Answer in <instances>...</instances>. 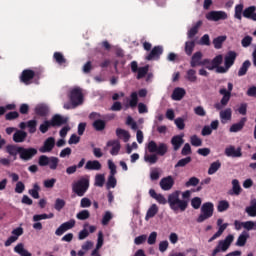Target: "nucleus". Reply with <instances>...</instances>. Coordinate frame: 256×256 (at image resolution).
Returning <instances> with one entry per match:
<instances>
[{
    "instance_id": "obj_49",
    "label": "nucleus",
    "mask_w": 256,
    "mask_h": 256,
    "mask_svg": "<svg viewBox=\"0 0 256 256\" xmlns=\"http://www.w3.org/2000/svg\"><path fill=\"white\" fill-rule=\"evenodd\" d=\"M219 169H221V162L219 161L213 162L210 165V168L208 169V175H215V173H217Z\"/></svg>"
},
{
    "instance_id": "obj_16",
    "label": "nucleus",
    "mask_w": 256,
    "mask_h": 256,
    "mask_svg": "<svg viewBox=\"0 0 256 256\" xmlns=\"http://www.w3.org/2000/svg\"><path fill=\"white\" fill-rule=\"evenodd\" d=\"M173 185H175L173 176H168L160 180V187L162 191H171V189H173Z\"/></svg>"
},
{
    "instance_id": "obj_5",
    "label": "nucleus",
    "mask_w": 256,
    "mask_h": 256,
    "mask_svg": "<svg viewBox=\"0 0 256 256\" xmlns=\"http://www.w3.org/2000/svg\"><path fill=\"white\" fill-rule=\"evenodd\" d=\"M38 165L40 167H49L51 171L57 170L59 167V158L55 156L41 155L38 159Z\"/></svg>"
},
{
    "instance_id": "obj_51",
    "label": "nucleus",
    "mask_w": 256,
    "mask_h": 256,
    "mask_svg": "<svg viewBox=\"0 0 256 256\" xmlns=\"http://www.w3.org/2000/svg\"><path fill=\"white\" fill-rule=\"evenodd\" d=\"M137 76L136 79H143L147 73H149V66L140 67L137 70Z\"/></svg>"
},
{
    "instance_id": "obj_6",
    "label": "nucleus",
    "mask_w": 256,
    "mask_h": 256,
    "mask_svg": "<svg viewBox=\"0 0 256 256\" xmlns=\"http://www.w3.org/2000/svg\"><path fill=\"white\" fill-rule=\"evenodd\" d=\"M235 59H237V53L235 51L228 52L224 58L225 67H218L216 70L217 73H227L233 67Z\"/></svg>"
},
{
    "instance_id": "obj_23",
    "label": "nucleus",
    "mask_w": 256,
    "mask_h": 256,
    "mask_svg": "<svg viewBox=\"0 0 256 256\" xmlns=\"http://www.w3.org/2000/svg\"><path fill=\"white\" fill-rule=\"evenodd\" d=\"M201 25H203V21L199 20L194 24L191 29L188 30L187 32V37L188 39H193L198 33L199 29L201 28Z\"/></svg>"
},
{
    "instance_id": "obj_13",
    "label": "nucleus",
    "mask_w": 256,
    "mask_h": 256,
    "mask_svg": "<svg viewBox=\"0 0 256 256\" xmlns=\"http://www.w3.org/2000/svg\"><path fill=\"white\" fill-rule=\"evenodd\" d=\"M228 17L229 16L225 11H211L206 14V19H208V21H225Z\"/></svg>"
},
{
    "instance_id": "obj_63",
    "label": "nucleus",
    "mask_w": 256,
    "mask_h": 256,
    "mask_svg": "<svg viewBox=\"0 0 256 256\" xmlns=\"http://www.w3.org/2000/svg\"><path fill=\"white\" fill-rule=\"evenodd\" d=\"M148 245H155L157 243V232H151L147 239Z\"/></svg>"
},
{
    "instance_id": "obj_57",
    "label": "nucleus",
    "mask_w": 256,
    "mask_h": 256,
    "mask_svg": "<svg viewBox=\"0 0 256 256\" xmlns=\"http://www.w3.org/2000/svg\"><path fill=\"white\" fill-rule=\"evenodd\" d=\"M53 127V124L51 123V120L50 121H44L40 127H39V130L42 132V133H47V131H49V128Z\"/></svg>"
},
{
    "instance_id": "obj_14",
    "label": "nucleus",
    "mask_w": 256,
    "mask_h": 256,
    "mask_svg": "<svg viewBox=\"0 0 256 256\" xmlns=\"http://www.w3.org/2000/svg\"><path fill=\"white\" fill-rule=\"evenodd\" d=\"M55 147V138L49 137L44 141L42 147L39 148L40 153H51Z\"/></svg>"
},
{
    "instance_id": "obj_24",
    "label": "nucleus",
    "mask_w": 256,
    "mask_h": 256,
    "mask_svg": "<svg viewBox=\"0 0 256 256\" xmlns=\"http://www.w3.org/2000/svg\"><path fill=\"white\" fill-rule=\"evenodd\" d=\"M6 153H9L10 156L14 158L13 161H15V159H17V155H20L21 153V146L7 145Z\"/></svg>"
},
{
    "instance_id": "obj_11",
    "label": "nucleus",
    "mask_w": 256,
    "mask_h": 256,
    "mask_svg": "<svg viewBox=\"0 0 256 256\" xmlns=\"http://www.w3.org/2000/svg\"><path fill=\"white\" fill-rule=\"evenodd\" d=\"M203 59V53L201 51L195 52L190 60L191 67H207V63H205V59Z\"/></svg>"
},
{
    "instance_id": "obj_53",
    "label": "nucleus",
    "mask_w": 256,
    "mask_h": 256,
    "mask_svg": "<svg viewBox=\"0 0 256 256\" xmlns=\"http://www.w3.org/2000/svg\"><path fill=\"white\" fill-rule=\"evenodd\" d=\"M137 103H139L137 92H132L130 95L129 107H137Z\"/></svg>"
},
{
    "instance_id": "obj_43",
    "label": "nucleus",
    "mask_w": 256,
    "mask_h": 256,
    "mask_svg": "<svg viewBox=\"0 0 256 256\" xmlns=\"http://www.w3.org/2000/svg\"><path fill=\"white\" fill-rule=\"evenodd\" d=\"M241 194V185L239 184V180H232V192L230 195H240Z\"/></svg>"
},
{
    "instance_id": "obj_42",
    "label": "nucleus",
    "mask_w": 256,
    "mask_h": 256,
    "mask_svg": "<svg viewBox=\"0 0 256 256\" xmlns=\"http://www.w3.org/2000/svg\"><path fill=\"white\" fill-rule=\"evenodd\" d=\"M249 67H251V61L249 60L244 61L238 71V77H243V75H246Z\"/></svg>"
},
{
    "instance_id": "obj_61",
    "label": "nucleus",
    "mask_w": 256,
    "mask_h": 256,
    "mask_svg": "<svg viewBox=\"0 0 256 256\" xmlns=\"http://www.w3.org/2000/svg\"><path fill=\"white\" fill-rule=\"evenodd\" d=\"M174 123L177 129H179L180 131H183V129H185V119H183L182 117L176 118L174 120Z\"/></svg>"
},
{
    "instance_id": "obj_9",
    "label": "nucleus",
    "mask_w": 256,
    "mask_h": 256,
    "mask_svg": "<svg viewBox=\"0 0 256 256\" xmlns=\"http://www.w3.org/2000/svg\"><path fill=\"white\" fill-rule=\"evenodd\" d=\"M204 63H206V69H208L209 71L216 70L217 73V68L223 67L219 66L223 63V55H218L214 57L213 60L205 59Z\"/></svg>"
},
{
    "instance_id": "obj_52",
    "label": "nucleus",
    "mask_w": 256,
    "mask_h": 256,
    "mask_svg": "<svg viewBox=\"0 0 256 256\" xmlns=\"http://www.w3.org/2000/svg\"><path fill=\"white\" fill-rule=\"evenodd\" d=\"M190 143L193 147H201V145H203V140H201L197 135H193L190 137Z\"/></svg>"
},
{
    "instance_id": "obj_59",
    "label": "nucleus",
    "mask_w": 256,
    "mask_h": 256,
    "mask_svg": "<svg viewBox=\"0 0 256 256\" xmlns=\"http://www.w3.org/2000/svg\"><path fill=\"white\" fill-rule=\"evenodd\" d=\"M243 228L246 229L247 231H255L256 230V221H246L243 222Z\"/></svg>"
},
{
    "instance_id": "obj_48",
    "label": "nucleus",
    "mask_w": 256,
    "mask_h": 256,
    "mask_svg": "<svg viewBox=\"0 0 256 256\" xmlns=\"http://www.w3.org/2000/svg\"><path fill=\"white\" fill-rule=\"evenodd\" d=\"M243 9H244V6L243 4H237L235 6V13H234V17L235 19H238L239 21H241V19L243 18Z\"/></svg>"
},
{
    "instance_id": "obj_47",
    "label": "nucleus",
    "mask_w": 256,
    "mask_h": 256,
    "mask_svg": "<svg viewBox=\"0 0 256 256\" xmlns=\"http://www.w3.org/2000/svg\"><path fill=\"white\" fill-rule=\"evenodd\" d=\"M53 217H55V215L53 213L50 214H36L33 216V221L34 222H39V221H43L45 219H53Z\"/></svg>"
},
{
    "instance_id": "obj_27",
    "label": "nucleus",
    "mask_w": 256,
    "mask_h": 256,
    "mask_svg": "<svg viewBox=\"0 0 256 256\" xmlns=\"http://www.w3.org/2000/svg\"><path fill=\"white\" fill-rule=\"evenodd\" d=\"M256 7L255 6H249L248 8H245L243 11V17L246 19H252V21H256Z\"/></svg>"
},
{
    "instance_id": "obj_55",
    "label": "nucleus",
    "mask_w": 256,
    "mask_h": 256,
    "mask_svg": "<svg viewBox=\"0 0 256 256\" xmlns=\"http://www.w3.org/2000/svg\"><path fill=\"white\" fill-rule=\"evenodd\" d=\"M229 209V203L226 200H222L218 203L217 210L219 213H223V211H227Z\"/></svg>"
},
{
    "instance_id": "obj_2",
    "label": "nucleus",
    "mask_w": 256,
    "mask_h": 256,
    "mask_svg": "<svg viewBox=\"0 0 256 256\" xmlns=\"http://www.w3.org/2000/svg\"><path fill=\"white\" fill-rule=\"evenodd\" d=\"M146 149L148 153H153L154 155H159L160 157H163L164 155L167 154V151H169L167 144L163 142L157 143L153 140L147 143Z\"/></svg>"
},
{
    "instance_id": "obj_30",
    "label": "nucleus",
    "mask_w": 256,
    "mask_h": 256,
    "mask_svg": "<svg viewBox=\"0 0 256 256\" xmlns=\"http://www.w3.org/2000/svg\"><path fill=\"white\" fill-rule=\"evenodd\" d=\"M214 206L211 202H206L201 207V213H204L208 217H213Z\"/></svg>"
},
{
    "instance_id": "obj_33",
    "label": "nucleus",
    "mask_w": 256,
    "mask_h": 256,
    "mask_svg": "<svg viewBox=\"0 0 256 256\" xmlns=\"http://www.w3.org/2000/svg\"><path fill=\"white\" fill-rule=\"evenodd\" d=\"M157 213H159V207L157 206V204H152L147 210L145 221H149V219H153V217H155Z\"/></svg>"
},
{
    "instance_id": "obj_7",
    "label": "nucleus",
    "mask_w": 256,
    "mask_h": 256,
    "mask_svg": "<svg viewBox=\"0 0 256 256\" xmlns=\"http://www.w3.org/2000/svg\"><path fill=\"white\" fill-rule=\"evenodd\" d=\"M234 239L235 237L232 234H230L224 240L219 241L217 247L212 252V256H216L217 253H221V251L225 253V251H227V249L231 247V244L233 243Z\"/></svg>"
},
{
    "instance_id": "obj_46",
    "label": "nucleus",
    "mask_w": 256,
    "mask_h": 256,
    "mask_svg": "<svg viewBox=\"0 0 256 256\" xmlns=\"http://www.w3.org/2000/svg\"><path fill=\"white\" fill-rule=\"evenodd\" d=\"M89 217H91V212H89V210H82L76 214V219H78V221H87Z\"/></svg>"
},
{
    "instance_id": "obj_50",
    "label": "nucleus",
    "mask_w": 256,
    "mask_h": 256,
    "mask_svg": "<svg viewBox=\"0 0 256 256\" xmlns=\"http://www.w3.org/2000/svg\"><path fill=\"white\" fill-rule=\"evenodd\" d=\"M35 111L37 113V115H45L46 113H49V107H47V105L45 104H39L38 106H36Z\"/></svg>"
},
{
    "instance_id": "obj_28",
    "label": "nucleus",
    "mask_w": 256,
    "mask_h": 256,
    "mask_svg": "<svg viewBox=\"0 0 256 256\" xmlns=\"http://www.w3.org/2000/svg\"><path fill=\"white\" fill-rule=\"evenodd\" d=\"M25 139H27V132H25V131L17 130L13 134L14 143H23V142H25Z\"/></svg>"
},
{
    "instance_id": "obj_8",
    "label": "nucleus",
    "mask_w": 256,
    "mask_h": 256,
    "mask_svg": "<svg viewBox=\"0 0 256 256\" xmlns=\"http://www.w3.org/2000/svg\"><path fill=\"white\" fill-rule=\"evenodd\" d=\"M70 101L73 107H79V105H83V92H81V89L74 88L71 90Z\"/></svg>"
},
{
    "instance_id": "obj_18",
    "label": "nucleus",
    "mask_w": 256,
    "mask_h": 256,
    "mask_svg": "<svg viewBox=\"0 0 256 256\" xmlns=\"http://www.w3.org/2000/svg\"><path fill=\"white\" fill-rule=\"evenodd\" d=\"M149 195L152 197V199H155L159 205H167L168 203V198H165L163 194H158L155 192V189H150L149 190Z\"/></svg>"
},
{
    "instance_id": "obj_41",
    "label": "nucleus",
    "mask_w": 256,
    "mask_h": 256,
    "mask_svg": "<svg viewBox=\"0 0 256 256\" xmlns=\"http://www.w3.org/2000/svg\"><path fill=\"white\" fill-rule=\"evenodd\" d=\"M227 41V36H218L213 39V45L215 49H221L223 47V43Z\"/></svg>"
},
{
    "instance_id": "obj_4",
    "label": "nucleus",
    "mask_w": 256,
    "mask_h": 256,
    "mask_svg": "<svg viewBox=\"0 0 256 256\" xmlns=\"http://www.w3.org/2000/svg\"><path fill=\"white\" fill-rule=\"evenodd\" d=\"M89 189V178L83 177L72 184V191L76 193L78 197H83Z\"/></svg>"
},
{
    "instance_id": "obj_29",
    "label": "nucleus",
    "mask_w": 256,
    "mask_h": 256,
    "mask_svg": "<svg viewBox=\"0 0 256 256\" xmlns=\"http://www.w3.org/2000/svg\"><path fill=\"white\" fill-rule=\"evenodd\" d=\"M14 251L20 255V256H32L31 252H29L27 249H25V244L24 243H18L14 247Z\"/></svg>"
},
{
    "instance_id": "obj_12",
    "label": "nucleus",
    "mask_w": 256,
    "mask_h": 256,
    "mask_svg": "<svg viewBox=\"0 0 256 256\" xmlns=\"http://www.w3.org/2000/svg\"><path fill=\"white\" fill-rule=\"evenodd\" d=\"M75 219H71L67 222L62 223L55 231V235H57V237H61V235H63L64 233H67V231L73 229V227H75Z\"/></svg>"
},
{
    "instance_id": "obj_19",
    "label": "nucleus",
    "mask_w": 256,
    "mask_h": 256,
    "mask_svg": "<svg viewBox=\"0 0 256 256\" xmlns=\"http://www.w3.org/2000/svg\"><path fill=\"white\" fill-rule=\"evenodd\" d=\"M107 147H111L110 154L114 156L119 155V151H121V143L118 140L108 141Z\"/></svg>"
},
{
    "instance_id": "obj_1",
    "label": "nucleus",
    "mask_w": 256,
    "mask_h": 256,
    "mask_svg": "<svg viewBox=\"0 0 256 256\" xmlns=\"http://www.w3.org/2000/svg\"><path fill=\"white\" fill-rule=\"evenodd\" d=\"M168 205L173 213H183L187 211L189 202L181 197V191L176 190L168 195Z\"/></svg>"
},
{
    "instance_id": "obj_3",
    "label": "nucleus",
    "mask_w": 256,
    "mask_h": 256,
    "mask_svg": "<svg viewBox=\"0 0 256 256\" xmlns=\"http://www.w3.org/2000/svg\"><path fill=\"white\" fill-rule=\"evenodd\" d=\"M233 91V83H228V90L225 88H221L219 90L220 95H222V99L220 100V103L215 104V109L217 111H221L224 107H227L229 101H231V92Z\"/></svg>"
},
{
    "instance_id": "obj_31",
    "label": "nucleus",
    "mask_w": 256,
    "mask_h": 256,
    "mask_svg": "<svg viewBox=\"0 0 256 256\" xmlns=\"http://www.w3.org/2000/svg\"><path fill=\"white\" fill-rule=\"evenodd\" d=\"M171 143L173 145L174 151H179V149H181V145L185 143V141L183 140V135L174 136L171 140Z\"/></svg>"
},
{
    "instance_id": "obj_60",
    "label": "nucleus",
    "mask_w": 256,
    "mask_h": 256,
    "mask_svg": "<svg viewBox=\"0 0 256 256\" xmlns=\"http://www.w3.org/2000/svg\"><path fill=\"white\" fill-rule=\"evenodd\" d=\"M93 127L96 131H103L105 129V121L103 120H95L93 122Z\"/></svg>"
},
{
    "instance_id": "obj_15",
    "label": "nucleus",
    "mask_w": 256,
    "mask_h": 256,
    "mask_svg": "<svg viewBox=\"0 0 256 256\" xmlns=\"http://www.w3.org/2000/svg\"><path fill=\"white\" fill-rule=\"evenodd\" d=\"M23 235V227H18L14 230H12V236H10L6 241H5V247H10L12 243H15L19 237Z\"/></svg>"
},
{
    "instance_id": "obj_20",
    "label": "nucleus",
    "mask_w": 256,
    "mask_h": 256,
    "mask_svg": "<svg viewBox=\"0 0 256 256\" xmlns=\"http://www.w3.org/2000/svg\"><path fill=\"white\" fill-rule=\"evenodd\" d=\"M219 115H220L221 123L225 125V123H227L228 121H231L233 111L231 110V108H226L224 110H221Z\"/></svg>"
},
{
    "instance_id": "obj_40",
    "label": "nucleus",
    "mask_w": 256,
    "mask_h": 256,
    "mask_svg": "<svg viewBox=\"0 0 256 256\" xmlns=\"http://www.w3.org/2000/svg\"><path fill=\"white\" fill-rule=\"evenodd\" d=\"M144 161H145V163H149V165H155V163H157V161H159V157H157V154L145 153Z\"/></svg>"
},
{
    "instance_id": "obj_37",
    "label": "nucleus",
    "mask_w": 256,
    "mask_h": 256,
    "mask_svg": "<svg viewBox=\"0 0 256 256\" xmlns=\"http://www.w3.org/2000/svg\"><path fill=\"white\" fill-rule=\"evenodd\" d=\"M185 79L186 81H189V83H197V71L194 69L187 70Z\"/></svg>"
},
{
    "instance_id": "obj_17",
    "label": "nucleus",
    "mask_w": 256,
    "mask_h": 256,
    "mask_svg": "<svg viewBox=\"0 0 256 256\" xmlns=\"http://www.w3.org/2000/svg\"><path fill=\"white\" fill-rule=\"evenodd\" d=\"M68 121L69 117L56 114L52 117L50 123H52V127H61V125H65V123H67Z\"/></svg>"
},
{
    "instance_id": "obj_10",
    "label": "nucleus",
    "mask_w": 256,
    "mask_h": 256,
    "mask_svg": "<svg viewBox=\"0 0 256 256\" xmlns=\"http://www.w3.org/2000/svg\"><path fill=\"white\" fill-rule=\"evenodd\" d=\"M37 155V149L36 148H24L20 147V159L22 161H31L33 157Z\"/></svg>"
},
{
    "instance_id": "obj_62",
    "label": "nucleus",
    "mask_w": 256,
    "mask_h": 256,
    "mask_svg": "<svg viewBox=\"0 0 256 256\" xmlns=\"http://www.w3.org/2000/svg\"><path fill=\"white\" fill-rule=\"evenodd\" d=\"M63 207H65V200L57 198L54 204V209H56V211H61Z\"/></svg>"
},
{
    "instance_id": "obj_38",
    "label": "nucleus",
    "mask_w": 256,
    "mask_h": 256,
    "mask_svg": "<svg viewBox=\"0 0 256 256\" xmlns=\"http://www.w3.org/2000/svg\"><path fill=\"white\" fill-rule=\"evenodd\" d=\"M227 227H229V224L227 223H224L221 226H219L218 231L208 240V243H213L215 239H218V237H221V235H223V231H225Z\"/></svg>"
},
{
    "instance_id": "obj_45",
    "label": "nucleus",
    "mask_w": 256,
    "mask_h": 256,
    "mask_svg": "<svg viewBox=\"0 0 256 256\" xmlns=\"http://www.w3.org/2000/svg\"><path fill=\"white\" fill-rule=\"evenodd\" d=\"M39 191H41V187L38 183L33 184V188L28 191L29 195L33 197V199H39Z\"/></svg>"
},
{
    "instance_id": "obj_21",
    "label": "nucleus",
    "mask_w": 256,
    "mask_h": 256,
    "mask_svg": "<svg viewBox=\"0 0 256 256\" xmlns=\"http://www.w3.org/2000/svg\"><path fill=\"white\" fill-rule=\"evenodd\" d=\"M163 54L162 46H155L150 54L146 57L147 61H153V59H159L160 55Z\"/></svg>"
},
{
    "instance_id": "obj_44",
    "label": "nucleus",
    "mask_w": 256,
    "mask_h": 256,
    "mask_svg": "<svg viewBox=\"0 0 256 256\" xmlns=\"http://www.w3.org/2000/svg\"><path fill=\"white\" fill-rule=\"evenodd\" d=\"M95 187H103L105 185V174H96L94 178Z\"/></svg>"
},
{
    "instance_id": "obj_34",
    "label": "nucleus",
    "mask_w": 256,
    "mask_h": 256,
    "mask_svg": "<svg viewBox=\"0 0 256 256\" xmlns=\"http://www.w3.org/2000/svg\"><path fill=\"white\" fill-rule=\"evenodd\" d=\"M246 122L247 118H242L238 123L233 124L230 127V133H238V131H241L243 127H245Z\"/></svg>"
},
{
    "instance_id": "obj_25",
    "label": "nucleus",
    "mask_w": 256,
    "mask_h": 256,
    "mask_svg": "<svg viewBox=\"0 0 256 256\" xmlns=\"http://www.w3.org/2000/svg\"><path fill=\"white\" fill-rule=\"evenodd\" d=\"M226 157H241L243 154L241 153V148L235 149V146H229L225 149Z\"/></svg>"
},
{
    "instance_id": "obj_35",
    "label": "nucleus",
    "mask_w": 256,
    "mask_h": 256,
    "mask_svg": "<svg viewBox=\"0 0 256 256\" xmlns=\"http://www.w3.org/2000/svg\"><path fill=\"white\" fill-rule=\"evenodd\" d=\"M195 50V40H188L185 42L184 51L186 55L191 57L193 55V51Z\"/></svg>"
},
{
    "instance_id": "obj_26",
    "label": "nucleus",
    "mask_w": 256,
    "mask_h": 256,
    "mask_svg": "<svg viewBox=\"0 0 256 256\" xmlns=\"http://www.w3.org/2000/svg\"><path fill=\"white\" fill-rule=\"evenodd\" d=\"M185 95H187V91H185L184 88L177 87L174 89L171 97L173 101H181Z\"/></svg>"
},
{
    "instance_id": "obj_32",
    "label": "nucleus",
    "mask_w": 256,
    "mask_h": 256,
    "mask_svg": "<svg viewBox=\"0 0 256 256\" xmlns=\"http://www.w3.org/2000/svg\"><path fill=\"white\" fill-rule=\"evenodd\" d=\"M35 77V72L32 70H24L22 72L21 81L22 83H25V85H29V81Z\"/></svg>"
},
{
    "instance_id": "obj_54",
    "label": "nucleus",
    "mask_w": 256,
    "mask_h": 256,
    "mask_svg": "<svg viewBox=\"0 0 256 256\" xmlns=\"http://www.w3.org/2000/svg\"><path fill=\"white\" fill-rule=\"evenodd\" d=\"M161 177V172L159 171V168H152L150 170V179L151 181H157Z\"/></svg>"
},
{
    "instance_id": "obj_39",
    "label": "nucleus",
    "mask_w": 256,
    "mask_h": 256,
    "mask_svg": "<svg viewBox=\"0 0 256 256\" xmlns=\"http://www.w3.org/2000/svg\"><path fill=\"white\" fill-rule=\"evenodd\" d=\"M248 237H249V233H247V232H245V231L242 232V233L239 235V237H238V239H237V241H236L237 247H245V243H247Z\"/></svg>"
},
{
    "instance_id": "obj_56",
    "label": "nucleus",
    "mask_w": 256,
    "mask_h": 256,
    "mask_svg": "<svg viewBox=\"0 0 256 256\" xmlns=\"http://www.w3.org/2000/svg\"><path fill=\"white\" fill-rule=\"evenodd\" d=\"M29 133L33 134L37 131V120H30L27 122Z\"/></svg>"
},
{
    "instance_id": "obj_58",
    "label": "nucleus",
    "mask_w": 256,
    "mask_h": 256,
    "mask_svg": "<svg viewBox=\"0 0 256 256\" xmlns=\"http://www.w3.org/2000/svg\"><path fill=\"white\" fill-rule=\"evenodd\" d=\"M117 186V179L113 176L108 177V181L106 183L107 189H115Z\"/></svg>"
},
{
    "instance_id": "obj_64",
    "label": "nucleus",
    "mask_w": 256,
    "mask_h": 256,
    "mask_svg": "<svg viewBox=\"0 0 256 256\" xmlns=\"http://www.w3.org/2000/svg\"><path fill=\"white\" fill-rule=\"evenodd\" d=\"M189 163H191V157L188 156L186 158L180 159L175 167H185V165H189Z\"/></svg>"
},
{
    "instance_id": "obj_22",
    "label": "nucleus",
    "mask_w": 256,
    "mask_h": 256,
    "mask_svg": "<svg viewBox=\"0 0 256 256\" xmlns=\"http://www.w3.org/2000/svg\"><path fill=\"white\" fill-rule=\"evenodd\" d=\"M101 162L99 160H89L86 162L85 169L87 171H101Z\"/></svg>"
},
{
    "instance_id": "obj_36",
    "label": "nucleus",
    "mask_w": 256,
    "mask_h": 256,
    "mask_svg": "<svg viewBox=\"0 0 256 256\" xmlns=\"http://www.w3.org/2000/svg\"><path fill=\"white\" fill-rule=\"evenodd\" d=\"M116 135L119 139H123L124 143H127L131 139L129 132L121 128L116 129Z\"/></svg>"
}]
</instances>
